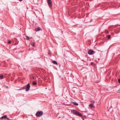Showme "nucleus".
Listing matches in <instances>:
<instances>
[{
	"mask_svg": "<svg viewBox=\"0 0 120 120\" xmlns=\"http://www.w3.org/2000/svg\"><path fill=\"white\" fill-rule=\"evenodd\" d=\"M43 112L42 111H38L36 114V115L38 117H40L43 115Z\"/></svg>",
	"mask_w": 120,
	"mask_h": 120,
	"instance_id": "nucleus-1",
	"label": "nucleus"
},
{
	"mask_svg": "<svg viewBox=\"0 0 120 120\" xmlns=\"http://www.w3.org/2000/svg\"><path fill=\"white\" fill-rule=\"evenodd\" d=\"M47 3L50 8L52 7V2L51 0H47Z\"/></svg>",
	"mask_w": 120,
	"mask_h": 120,
	"instance_id": "nucleus-2",
	"label": "nucleus"
},
{
	"mask_svg": "<svg viewBox=\"0 0 120 120\" xmlns=\"http://www.w3.org/2000/svg\"><path fill=\"white\" fill-rule=\"evenodd\" d=\"M30 85L29 83H28L26 86V91H28L30 90Z\"/></svg>",
	"mask_w": 120,
	"mask_h": 120,
	"instance_id": "nucleus-3",
	"label": "nucleus"
},
{
	"mask_svg": "<svg viewBox=\"0 0 120 120\" xmlns=\"http://www.w3.org/2000/svg\"><path fill=\"white\" fill-rule=\"evenodd\" d=\"M94 51L92 49L88 50V53L90 55H92L94 53Z\"/></svg>",
	"mask_w": 120,
	"mask_h": 120,
	"instance_id": "nucleus-4",
	"label": "nucleus"
},
{
	"mask_svg": "<svg viewBox=\"0 0 120 120\" xmlns=\"http://www.w3.org/2000/svg\"><path fill=\"white\" fill-rule=\"evenodd\" d=\"M41 30V28L40 27H38L37 28H36L35 29V31H38L40 30Z\"/></svg>",
	"mask_w": 120,
	"mask_h": 120,
	"instance_id": "nucleus-5",
	"label": "nucleus"
},
{
	"mask_svg": "<svg viewBox=\"0 0 120 120\" xmlns=\"http://www.w3.org/2000/svg\"><path fill=\"white\" fill-rule=\"evenodd\" d=\"M71 112L74 114H76L77 112L75 110H73L71 111Z\"/></svg>",
	"mask_w": 120,
	"mask_h": 120,
	"instance_id": "nucleus-6",
	"label": "nucleus"
},
{
	"mask_svg": "<svg viewBox=\"0 0 120 120\" xmlns=\"http://www.w3.org/2000/svg\"><path fill=\"white\" fill-rule=\"evenodd\" d=\"M72 103L73 104L77 106L78 105V103L75 102H72Z\"/></svg>",
	"mask_w": 120,
	"mask_h": 120,
	"instance_id": "nucleus-7",
	"label": "nucleus"
},
{
	"mask_svg": "<svg viewBox=\"0 0 120 120\" xmlns=\"http://www.w3.org/2000/svg\"><path fill=\"white\" fill-rule=\"evenodd\" d=\"M76 114L80 116H82V115L81 113L78 112H77Z\"/></svg>",
	"mask_w": 120,
	"mask_h": 120,
	"instance_id": "nucleus-8",
	"label": "nucleus"
},
{
	"mask_svg": "<svg viewBox=\"0 0 120 120\" xmlns=\"http://www.w3.org/2000/svg\"><path fill=\"white\" fill-rule=\"evenodd\" d=\"M89 107L91 108H94V106L92 104H90L89 105Z\"/></svg>",
	"mask_w": 120,
	"mask_h": 120,
	"instance_id": "nucleus-9",
	"label": "nucleus"
},
{
	"mask_svg": "<svg viewBox=\"0 0 120 120\" xmlns=\"http://www.w3.org/2000/svg\"><path fill=\"white\" fill-rule=\"evenodd\" d=\"M52 63L53 64H56V65H57V62L53 60L52 61Z\"/></svg>",
	"mask_w": 120,
	"mask_h": 120,
	"instance_id": "nucleus-10",
	"label": "nucleus"
},
{
	"mask_svg": "<svg viewBox=\"0 0 120 120\" xmlns=\"http://www.w3.org/2000/svg\"><path fill=\"white\" fill-rule=\"evenodd\" d=\"M7 117V115H4L2 116L0 118V119H5Z\"/></svg>",
	"mask_w": 120,
	"mask_h": 120,
	"instance_id": "nucleus-11",
	"label": "nucleus"
},
{
	"mask_svg": "<svg viewBox=\"0 0 120 120\" xmlns=\"http://www.w3.org/2000/svg\"><path fill=\"white\" fill-rule=\"evenodd\" d=\"M26 39L27 40H28L30 39V38L27 36H26Z\"/></svg>",
	"mask_w": 120,
	"mask_h": 120,
	"instance_id": "nucleus-12",
	"label": "nucleus"
},
{
	"mask_svg": "<svg viewBox=\"0 0 120 120\" xmlns=\"http://www.w3.org/2000/svg\"><path fill=\"white\" fill-rule=\"evenodd\" d=\"M33 84L34 85H36V82L34 81H33Z\"/></svg>",
	"mask_w": 120,
	"mask_h": 120,
	"instance_id": "nucleus-13",
	"label": "nucleus"
},
{
	"mask_svg": "<svg viewBox=\"0 0 120 120\" xmlns=\"http://www.w3.org/2000/svg\"><path fill=\"white\" fill-rule=\"evenodd\" d=\"M4 77L3 75H1L0 76V78L1 79H2Z\"/></svg>",
	"mask_w": 120,
	"mask_h": 120,
	"instance_id": "nucleus-14",
	"label": "nucleus"
},
{
	"mask_svg": "<svg viewBox=\"0 0 120 120\" xmlns=\"http://www.w3.org/2000/svg\"><path fill=\"white\" fill-rule=\"evenodd\" d=\"M31 45L33 46V47H34L35 46V43H33L31 44Z\"/></svg>",
	"mask_w": 120,
	"mask_h": 120,
	"instance_id": "nucleus-15",
	"label": "nucleus"
},
{
	"mask_svg": "<svg viewBox=\"0 0 120 120\" xmlns=\"http://www.w3.org/2000/svg\"><path fill=\"white\" fill-rule=\"evenodd\" d=\"M110 35H108V36L107 37V38L108 39H109V38H110Z\"/></svg>",
	"mask_w": 120,
	"mask_h": 120,
	"instance_id": "nucleus-16",
	"label": "nucleus"
},
{
	"mask_svg": "<svg viewBox=\"0 0 120 120\" xmlns=\"http://www.w3.org/2000/svg\"><path fill=\"white\" fill-rule=\"evenodd\" d=\"M25 89V87H22V89H20V90H24Z\"/></svg>",
	"mask_w": 120,
	"mask_h": 120,
	"instance_id": "nucleus-17",
	"label": "nucleus"
},
{
	"mask_svg": "<svg viewBox=\"0 0 120 120\" xmlns=\"http://www.w3.org/2000/svg\"><path fill=\"white\" fill-rule=\"evenodd\" d=\"M8 44H10L11 43V41H8Z\"/></svg>",
	"mask_w": 120,
	"mask_h": 120,
	"instance_id": "nucleus-18",
	"label": "nucleus"
},
{
	"mask_svg": "<svg viewBox=\"0 0 120 120\" xmlns=\"http://www.w3.org/2000/svg\"><path fill=\"white\" fill-rule=\"evenodd\" d=\"M109 33V31H106V34H108Z\"/></svg>",
	"mask_w": 120,
	"mask_h": 120,
	"instance_id": "nucleus-19",
	"label": "nucleus"
},
{
	"mask_svg": "<svg viewBox=\"0 0 120 120\" xmlns=\"http://www.w3.org/2000/svg\"><path fill=\"white\" fill-rule=\"evenodd\" d=\"M118 81L119 83H120V79H118Z\"/></svg>",
	"mask_w": 120,
	"mask_h": 120,
	"instance_id": "nucleus-20",
	"label": "nucleus"
},
{
	"mask_svg": "<svg viewBox=\"0 0 120 120\" xmlns=\"http://www.w3.org/2000/svg\"><path fill=\"white\" fill-rule=\"evenodd\" d=\"M7 118V119L8 120H11V119H9V118H8V117H7V118Z\"/></svg>",
	"mask_w": 120,
	"mask_h": 120,
	"instance_id": "nucleus-21",
	"label": "nucleus"
},
{
	"mask_svg": "<svg viewBox=\"0 0 120 120\" xmlns=\"http://www.w3.org/2000/svg\"><path fill=\"white\" fill-rule=\"evenodd\" d=\"M7 88H8V87L7 86H5Z\"/></svg>",
	"mask_w": 120,
	"mask_h": 120,
	"instance_id": "nucleus-22",
	"label": "nucleus"
},
{
	"mask_svg": "<svg viewBox=\"0 0 120 120\" xmlns=\"http://www.w3.org/2000/svg\"><path fill=\"white\" fill-rule=\"evenodd\" d=\"M120 88L119 89V90H118L119 91H120Z\"/></svg>",
	"mask_w": 120,
	"mask_h": 120,
	"instance_id": "nucleus-23",
	"label": "nucleus"
},
{
	"mask_svg": "<svg viewBox=\"0 0 120 120\" xmlns=\"http://www.w3.org/2000/svg\"><path fill=\"white\" fill-rule=\"evenodd\" d=\"M91 64H92V62L91 63Z\"/></svg>",
	"mask_w": 120,
	"mask_h": 120,
	"instance_id": "nucleus-24",
	"label": "nucleus"
},
{
	"mask_svg": "<svg viewBox=\"0 0 120 120\" xmlns=\"http://www.w3.org/2000/svg\"><path fill=\"white\" fill-rule=\"evenodd\" d=\"M91 64H92V62L91 63Z\"/></svg>",
	"mask_w": 120,
	"mask_h": 120,
	"instance_id": "nucleus-25",
	"label": "nucleus"
}]
</instances>
